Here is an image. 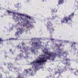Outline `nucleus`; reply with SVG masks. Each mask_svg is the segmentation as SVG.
Here are the masks:
<instances>
[{"instance_id": "1", "label": "nucleus", "mask_w": 78, "mask_h": 78, "mask_svg": "<svg viewBox=\"0 0 78 78\" xmlns=\"http://www.w3.org/2000/svg\"><path fill=\"white\" fill-rule=\"evenodd\" d=\"M45 54L48 55V56L44 57L42 58H41L40 60H34L31 63L32 65H33L36 67L37 66V64H39L41 66L43 64V62H46L47 59H51L52 61H54L56 57L58 54L56 53L53 52H49V53L47 51H45L44 52Z\"/></svg>"}, {"instance_id": "2", "label": "nucleus", "mask_w": 78, "mask_h": 78, "mask_svg": "<svg viewBox=\"0 0 78 78\" xmlns=\"http://www.w3.org/2000/svg\"><path fill=\"white\" fill-rule=\"evenodd\" d=\"M73 16H74V13H72L70 15H69V17L66 16L63 18L61 21V23H67L69 22V20L71 21H72V19L73 18Z\"/></svg>"}, {"instance_id": "3", "label": "nucleus", "mask_w": 78, "mask_h": 78, "mask_svg": "<svg viewBox=\"0 0 78 78\" xmlns=\"http://www.w3.org/2000/svg\"><path fill=\"white\" fill-rule=\"evenodd\" d=\"M22 16H25V15L23 14H21L20 13H13V19H15V17L16 18V19L19 21V20L20 19V20H24V18H23L22 17H19V15Z\"/></svg>"}, {"instance_id": "4", "label": "nucleus", "mask_w": 78, "mask_h": 78, "mask_svg": "<svg viewBox=\"0 0 78 78\" xmlns=\"http://www.w3.org/2000/svg\"><path fill=\"white\" fill-rule=\"evenodd\" d=\"M52 26H53V24H52V23L50 21L47 22V28L48 30L49 33L51 34L53 33V32L54 31L53 27Z\"/></svg>"}, {"instance_id": "5", "label": "nucleus", "mask_w": 78, "mask_h": 78, "mask_svg": "<svg viewBox=\"0 0 78 78\" xmlns=\"http://www.w3.org/2000/svg\"><path fill=\"white\" fill-rule=\"evenodd\" d=\"M40 45V44H39L38 42H32L31 45L32 47L31 48V51L32 53H35V50L36 49V48L37 47H39V45Z\"/></svg>"}, {"instance_id": "6", "label": "nucleus", "mask_w": 78, "mask_h": 78, "mask_svg": "<svg viewBox=\"0 0 78 78\" xmlns=\"http://www.w3.org/2000/svg\"><path fill=\"white\" fill-rule=\"evenodd\" d=\"M29 24H30V22H29V20H26V22H25L23 24V27H26L27 28H29V27H30L32 28L33 27V25H31V24H30L29 26H27L29 25Z\"/></svg>"}, {"instance_id": "7", "label": "nucleus", "mask_w": 78, "mask_h": 78, "mask_svg": "<svg viewBox=\"0 0 78 78\" xmlns=\"http://www.w3.org/2000/svg\"><path fill=\"white\" fill-rule=\"evenodd\" d=\"M17 32H16L15 34V36H19V34H22V32L24 31V29H20L18 28L17 29Z\"/></svg>"}, {"instance_id": "8", "label": "nucleus", "mask_w": 78, "mask_h": 78, "mask_svg": "<svg viewBox=\"0 0 78 78\" xmlns=\"http://www.w3.org/2000/svg\"><path fill=\"white\" fill-rule=\"evenodd\" d=\"M12 66H13V65H12V64L11 63H10L8 65V68H11V67H12Z\"/></svg>"}, {"instance_id": "9", "label": "nucleus", "mask_w": 78, "mask_h": 78, "mask_svg": "<svg viewBox=\"0 0 78 78\" xmlns=\"http://www.w3.org/2000/svg\"><path fill=\"white\" fill-rule=\"evenodd\" d=\"M46 78H55V77L54 76H53L52 75L49 76H47L46 77Z\"/></svg>"}, {"instance_id": "10", "label": "nucleus", "mask_w": 78, "mask_h": 78, "mask_svg": "<svg viewBox=\"0 0 78 78\" xmlns=\"http://www.w3.org/2000/svg\"><path fill=\"white\" fill-rule=\"evenodd\" d=\"M62 2H63V0H59L58 2V5H60L61 3H62Z\"/></svg>"}, {"instance_id": "11", "label": "nucleus", "mask_w": 78, "mask_h": 78, "mask_svg": "<svg viewBox=\"0 0 78 78\" xmlns=\"http://www.w3.org/2000/svg\"><path fill=\"white\" fill-rule=\"evenodd\" d=\"M18 57H19L20 58H22V57H23V54H20L19 55H17Z\"/></svg>"}, {"instance_id": "12", "label": "nucleus", "mask_w": 78, "mask_h": 78, "mask_svg": "<svg viewBox=\"0 0 78 78\" xmlns=\"http://www.w3.org/2000/svg\"><path fill=\"white\" fill-rule=\"evenodd\" d=\"M3 42V40L0 38V44H2Z\"/></svg>"}, {"instance_id": "13", "label": "nucleus", "mask_w": 78, "mask_h": 78, "mask_svg": "<svg viewBox=\"0 0 78 78\" xmlns=\"http://www.w3.org/2000/svg\"><path fill=\"white\" fill-rule=\"evenodd\" d=\"M25 17L26 18H27V19H31V17L28 16H25Z\"/></svg>"}, {"instance_id": "14", "label": "nucleus", "mask_w": 78, "mask_h": 78, "mask_svg": "<svg viewBox=\"0 0 78 78\" xmlns=\"http://www.w3.org/2000/svg\"><path fill=\"white\" fill-rule=\"evenodd\" d=\"M75 44H76V43H73L72 44L71 47H75Z\"/></svg>"}, {"instance_id": "15", "label": "nucleus", "mask_w": 78, "mask_h": 78, "mask_svg": "<svg viewBox=\"0 0 78 78\" xmlns=\"http://www.w3.org/2000/svg\"><path fill=\"white\" fill-rule=\"evenodd\" d=\"M57 12V9H55L52 11V12Z\"/></svg>"}, {"instance_id": "16", "label": "nucleus", "mask_w": 78, "mask_h": 78, "mask_svg": "<svg viewBox=\"0 0 78 78\" xmlns=\"http://www.w3.org/2000/svg\"><path fill=\"white\" fill-rule=\"evenodd\" d=\"M7 12L9 14H11V13H12V12H11L9 10H7Z\"/></svg>"}, {"instance_id": "17", "label": "nucleus", "mask_w": 78, "mask_h": 78, "mask_svg": "<svg viewBox=\"0 0 78 78\" xmlns=\"http://www.w3.org/2000/svg\"><path fill=\"white\" fill-rule=\"evenodd\" d=\"M9 39L10 40V41H11V40H16V39H17L16 38L14 39V38H9Z\"/></svg>"}, {"instance_id": "18", "label": "nucleus", "mask_w": 78, "mask_h": 78, "mask_svg": "<svg viewBox=\"0 0 78 78\" xmlns=\"http://www.w3.org/2000/svg\"><path fill=\"white\" fill-rule=\"evenodd\" d=\"M66 65L67 66H70V64L69 63H68L67 62L66 64Z\"/></svg>"}, {"instance_id": "19", "label": "nucleus", "mask_w": 78, "mask_h": 78, "mask_svg": "<svg viewBox=\"0 0 78 78\" xmlns=\"http://www.w3.org/2000/svg\"><path fill=\"white\" fill-rule=\"evenodd\" d=\"M74 74H75V75H78V73L76 72H75L74 73Z\"/></svg>"}, {"instance_id": "20", "label": "nucleus", "mask_w": 78, "mask_h": 78, "mask_svg": "<svg viewBox=\"0 0 78 78\" xmlns=\"http://www.w3.org/2000/svg\"><path fill=\"white\" fill-rule=\"evenodd\" d=\"M63 45V44H62V42L61 43L59 44V47H61Z\"/></svg>"}, {"instance_id": "21", "label": "nucleus", "mask_w": 78, "mask_h": 78, "mask_svg": "<svg viewBox=\"0 0 78 78\" xmlns=\"http://www.w3.org/2000/svg\"><path fill=\"white\" fill-rule=\"evenodd\" d=\"M17 47L19 48H20V49H21V48H22V46H21L19 47V45H18Z\"/></svg>"}, {"instance_id": "22", "label": "nucleus", "mask_w": 78, "mask_h": 78, "mask_svg": "<svg viewBox=\"0 0 78 78\" xmlns=\"http://www.w3.org/2000/svg\"><path fill=\"white\" fill-rule=\"evenodd\" d=\"M21 44H22L23 47V45H25V43L23 42H22L21 43Z\"/></svg>"}, {"instance_id": "23", "label": "nucleus", "mask_w": 78, "mask_h": 78, "mask_svg": "<svg viewBox=\"0 0 78 78\" xmlns=\"http://www.w3.org/2000/svg\"><path fill=\"white\" fill-rule=\"evenodd\" d=\"M58 73V72L56 71L55 72V75H56L57 74V73Z\"/></svg>"}, {"instance_id": "24", "label": "nucleus", "mask_w": 78, "mask_h": 78, "mask_svg": "<svg viewBox=\"0 0 78 78\" xmlns=\"http://www.w3.org/2000/svg\"><path fill=\"white\" fill-rule=\"evenodd\" d=\"M63 55H65V54H67V51H64L63 52Z\"/></svg>"}, {"instance_id": "25", "label": "nucleus", "mask_w": 78, "mask_h": 78, "mask_svg": "<svg viewBox=\"0 0 78 78\" xmlns=\"http://www.w3.org/2000/svg\"><path fill=\"white\" fill-rule=\"evenodd\" d=\"M58 54L59 55H61V54L62 55H63V54L61 53V52H60L58 53Z\"/></svg>"}, {"instance_id": "26", "label": "nucleus", "mask_w": 78, "mask_h": 78, "mask_svg": "<svg viewBox=\"0 0 78 78\" xmlns=\"http://www.w3.org/2000/svg\"><path fill=\"white\" fill-rule=\"evenodd\" d=\"M66 62H67L68 61H70V59H69L68 58V59H66Z\"/></svg>"}, {"instance_id": "27", "label": "nucleus", "mask_w": 78, "mask_h": 78, "mask_svg": "<svg viewBox=\"0 0 78 78\" xmlns=\"http://www.w3.org/2000/svg\"><path fill=\"white\" fill-rule=\"evenodd\" d=\"M58 70L59 71V73H61V69H58Z\"/></svg>"}, {"instance_id": "28", "label": "nucleus", "mask_w": 78, "mask_h": 78, "mask_svg": "<svg viewBox=\"0 0 78 78\" xmlns=\"http://www.w3.org/2000/svg\"><path fill=\"white\" fill-rule=\"evenodd\" d=\"M23 50H25V47H23Z\"/></svg>"}, {"instance_id": "29", "label": "nucleus", "mask_w": 78, "mask_h": 78, "mask_svg": "<svg viewBox=\"0 0 78 78\" xmlns=\"http://www.w3.org/2000/svg\"><path fill=\"white\" fill-rule=\"evenodd\" d=\"M51 40L52 41H53V40H55V39L51 38Z\"/></svg>"}, {"instance_id": "30", "label": "nucleus", "mask_w": 78, "mask_h": 78, "mask_svg": "<svg viewBox=\"0 0 78 78\" xmlns=\"http://www.w3.org/2000/svg\"><path fill=\"white\" fill-rule=\"evenodd\" d=\"M29 70L30 71H31V69H29Z\"/></svg>"}, {"instance_id": "31", "label": "nucleus", "mask_w": 78, "mask_h": 78, "mask_svg": "<svg viewBox=\"0 0 78 78\" xmlns=\"http://www.w3.org/2000/svg\"><path fill=\"white\" fill-rule=\"evenodd\" d=\"M12 51V49H10V51Z\"/></svg>"}, {"instance_id": "32", "label": "nucleus", "mask_w": 78, "mask_h": 78, "mask_svg": "<svg viewBox=\"0 0 78 78\" xmlns=\"http://www.w3.org/2000/svg\"><path fill=\"white\" fill-rule=\"evenodd\" d=\"M76 72H77V73L78 74V70H76Z\"/></svg>"}, {"instance_id": "33", "label": "nucleus", "mask_w": 78, "mask_h": 78, "mask_svg": "<svg viewBox=\"0 0 78 78\" xmlns=\"http://www.w3.org/2000/svg\"><path fill=\"white\" fill-rule=\"evenodd\" d=\"M20 51H22V50H20Z\"/></svg>"}, {"instance_id": "34", "label": "nucleus", "mask_w": 78, "mask_h": 78, "mask_svg": "<svg viewBox=\"0 0 78 78\" xmlns=\"http://www.w3.org/2000/svg\"><path fill=\"white\" fill-rule=\"evenodd\" d=\"M1 9V8L0 7V10Z\"/></svg>"}, {"instance_id": "35", "label": "nucleus", "mask_w": 78, "mask_h": 78, "mask_svg": "<svg viewBox=\"0 0 78 78\" xmlns=\"http://www.w3.org/2000/svg\"><path fill=\"white\" fill-rule=\"evenodd\" d=\"M27 72L28 73V71H27Z\"/></svg>"}, {"instance_id": "36", "label": "nucleus", "mask_w": 78, "mask_h": 78, "mask_svg": "<svg viewBox=\"0 0 78 78\" xmlns=\"http://www.w3.org/2000/svg\"><path fill=\"white\" fill-rule=\"evenodd\" d=\"M25 20H26V19H25Z\"/></svg>"}, {"instance_id": "37", "label": "nucleus", "mask_w": 78, "mask_h": 78, "mask_svg": "<svg viewBox=\"0 0 78 78\" xmlns=\"http://www.w3.org/2000/svg\"><path fill=\"white\" fill-rule=\"evenodd\" d=\"M28 0H27L28 1Z\"/></svg>"}, {"instance_id": "38", "label": "nucleus", "mask_w": 78, "mask_h": 78, "mask_svg": "<svg viewBox=\"0 0 78 78\" xmlns=\"http://www.w3.org/2000/svg\"><path fill=\"white\" fill-rule=\"evenodd\" d=\"M52 17H54V16H53Z\"/></svg>"}]
</instances>
